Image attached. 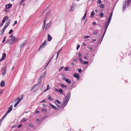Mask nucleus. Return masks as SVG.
I'll return each instance as SVG.
<instances>
[{"instance_id":"nucleus-15","label":"nucleus","mask_w":131,"mask_h":131,"mask_svg":"<svg viewBox=\"0 0 131 131\" xmlns=\"http://www.w3.org/2000/svg\"><path fill=\"white\" fill-rule=\"evenodd\" d=\"M50 21L45 26V30H46V29L49 28L50 27Z\"/></svg>"},{"instance_id":"nucleus-6","label":"nucleus","mask_w":131,"mask_h":131,"mask_svg":"<svg viewBox=\"0 0 131 131\" xmlns=\"http://www.w3.org/2000/svg\"><path fill=\"white\" fill-rule=\"evenodd\" d=\"M68 101L65 100L63 101V102L61 104V108H63L65 106H66L67 104Z\"/></svg>"},{"instance_id":"nucleus-59","label":"nucleus","mask_w":131,"mask_h":131,"mask_svg":"<svg viewBox=\"0 0 131 131\" xmlns=\"http://www.w3.org/2000/svg\"><path fill=\"white\" fill-rule=\"evenodd\" d=\"M84 58L85 60H87V57L85 56L84 57Z\"/></svg>"},{"instance_id":"nucleus-40","label":"nucleus","mask_w":131,"mask_h":131,"mask_svg":"<svg viewBox=\"0 0 131 131\" xmlns=\"http://www.w3.org/2000/svg\"><path fill=\"white\" fill-rule=\"evenodd\" d=\"M59 92L60 93H62V90L61 89H59Z\"/></svg>"},{"instance_id":"nucleus-60","label":"nucleus","mask_w":131,"mask_h":131,"mask_svg":"<svg viewBox=\"0 0 131 131\" xmlns=\"http://www.w3.org/2000/svg\"><path fill=\"white\" fill-rule=\"evenodd\" d=\"M22 125H19L18 126V128H20L21 126Z\"/></svg>"},{"instance_id":"nucleus-52","label":"nucleus","mask_w":131,"mask_h":131,"mask_svg":"<svg viewBox=\"0 0 131 131\" xmlns=\"http://www.w3.org/2000/svg\"><path fill=\"white\" fill-rule=\"evenodd\" d=\"M27 120L26 119H25V118H24L21 121H24V122H25Z\"/></svg>"},{"instance_id":"nucleus-49","label":"nucleus","mask_w":131,"mask_h":131,"mask_svg":"<svg viewBox=\"0 0 131 131\" xmlns=\"http://www.w3.org/2000/svg\"><path fill=\"white\" fill-rule=\"evenodd\" d=\"M25 0H21V2L20 3V4L21 5L24 2Z\"/></svg>"},{"instance_id":"nucleus-53","label":"nucleus","mask_w":131,"mask_h":131,"mask_svg":"<svg viewBox=\"0 0 131 131\" xmlns=\"http://www.w3.org/2000/svg\"><path fill=\"white\" fill-rule=\"evenodd\" d=\"M68 67H66L65 68V71H67L68 70Z\"/></svg>"},{"instance_id":"nucleus-38","label":"nucleus","mask_w":131,"mask_h":131,"mask_svg":"<svg viewBox=\"0 0 131 131\" xmlns=\"http://www.w3.org/2000/svg\"><path fill=\"white\" fill-rule=\"evenodd\" d=\"M62 75H63L62 79L65 81L67 78L64 77V75L63 74H62Z\"/></svg>"},{"instance_id":"nucleus-19","label":"nucleus","mask_w":131,"mask_h":131,"mask_svg":"<svg viewBox=\"0 0 131 131\" xmlns=\"http://www.w3.org/2000/svg\"><path fill=\"white\" fill-rule=\"evenodd\" d=\"M5 85V82L3 81H2L0 83V85L1 87H3Z\"/></svg>"},{"instance_id":"nucleus-3","label":"nucleus","mask_w":131,"mask_h":131,"mask_svg":"<svg viewBox=\"0 0 131 131\" xmlns=\"http://www.w3.org/2000/svg\"><path fill=\"white\" fill-rule=\"evenodd\" d=\"M130 1L131 0H127V2H126V1H124L123 4V11L124 10H125L126 7H128L130 3Z\"/></svg>"},{"instance_id":"nucleus-11","label":"nucleus","mask_w":131,"mask_h":131,"mask_svg":"<svg viewBox=\"0 0 131 131\" xmlns=\"http://www.w3.org/2000/svg\"><path fill=\"white\" fill-rule=\"evenodd\" d=\"M14 42V41H13V40H11L9 39L8 40V41H7L6 43L9 45H10L13 43Z\"/></svg>"},{"instance_id":"nucleus-58","label":"nucleus","mask_w":131,"mask_h":131,"mask_svg":"<svg viewBox=\"0 0 131 131\" xmlns=\"http://www.w3.org/2000/svg\"><path fill=\"white\" fill-rule=\"evenodd\" d=\"M3 91V90L0 89V95L2 92Z\"/></svg>"},{"instance_id":"nucleus-20","label":"nucleus","mask_w":131,"mask_h":131,"mask_svg":"<svg viewBox=\"0 0 131 131\" xmlns=\"http://www.w3.org/2000/svg\"><path fill=\"white\" fill-rule=\"evenodd\" d=\"M40 84H38V82H37V83L36 84H35V85H34L31 88V90L30 91H31L33 89H35L36 86H38V85H40Z\"/></svg>"},{"instance_id":"nucleus-10","label":"nucleus","mask_w":131,"mask_h":131,"mask_svg":"<svg viewBox=\"0 0 131 131\" xmlns=\"http://www.w3.org/2000/svg\"><path fill=\"white\" fill-rule=\"evenodd\" d=\"M8 17L7 16L4 17L2 20V23L4 24L6 21L8 19Z\"/></svg>"},{"instance_id":"nucleus-51","label":"nucleus","mask_w":131,"mask_h":131,"mask_svg":"<svg viewBox=\"0 0 131 131\" xmlns=\"http://www.w3.org/2000/svg\"><path fill=\"white\" fill-rule=\"evenodd\" d=\"M78 56L79 57H81V54H80V52H79L78 53Z\"/></svg>"},{"instance_id":"nucleus-43","label":"nucleus","mask_w":131,"mask_h":131,"mask_svg":"<svg viewBox=\"0 0 131 131\" xmlns=\"http://www.w3.org/2000/svg\"><path fill=\"white\" fill-rule=\"evenodd\" d=\"M79 60L81 62V63L82 64V62H83V61L82 60V59L81 58V57H79Z\"/></svg>"},{"instance_id":"nucleus-37","label":"nucleus","mask_w":131,"mask_h":131,"mask_svg":"<svg viewBox=\"0 0 131 131\" xmlns=\"http://www.w3.org/2000/svg\"><path fill=\"white\" fill-rule=\"evenodd\" d=\"M29 127H33V124L32 123H29Z\"/></svg>"},{"instance_id":"nucleus-54","label":"nucleus","mask_w":131,"mask_h":131,"mask_svg":"<svg viewBox=\"0 0 131 131\" xmlns=\"http://www.w3.org/2000/svg\"><path fill=\"white\" fill-rule=\"evenodd\" d=\"M73 61L75 62H76L77 61V60L76 59H73Z\"/></svg>"},{"instance_id":"nucleus-31","label":"nucleus","mask_w":131,"mask_h":131,"mask_svg":"<svg viewBox=\"0 0 131 131\" xmlns=\"http://www.w3.org/2000/svg\"><path fill=\"white\" fill-rule=\"evenodd\" d=\"M41 111L43 112H47V109L45 108H42L41 110Z\"/></svg>"},{"instance_id":"nucleus-61","label":"nucleus","mask_w":131,"mask_h":131,"mask_svg":"<svg viewBox=\"0 0 131 131\" xmlns=\"http://www.w3.org/2000/svg\"><path fill=\"white\" fill-rule=\"evenodd\" d=\"M36 122L37 123H38V122H39V119L37 118L36 119Z\"/></svg>"},{"instance_id":"nucleus-46","label":"nucleus","mask_w":131,"mask_h":131,"mask_svg":"<svg viewBox=\"0 0 131 131\" xmlns=\"http://www.w3.org/2000/svg\"><path fill=\"white\" fill-rule=\"evenodd\" d=\"M40 103H45L46 102V101L44 100H43L42 101H41L40 102Z\"/></svg>"},{"instance_id":"nucleus-21","label":"nucleus","mask_w":131,"mask_h":131,"mask_svg":"<svg viewBox=\"0 0 131 131\" xmlns=\"http://www.w3.org/2000/svg\"><path fill=\"white\" fill-rule=\"evenodd\" d=\"M48 41H50L52 39L51 37V36L49 34H48Z\"/></svg>"},{"instance_id":"nucleus-5","label":"nucleus","mask_w":131,"mask_h":131,"mask_svg":"<svg viewBox=\"0 0 131 131\" xmlns=\"http://www.w3.org/2000/svg\"><path fill=\"white\" fill-rule=\"evenodd\" d=\"M10 23V21H7L5 25L4 26L3 29L2 30V33H3L5 29H6V28L9 25V24Z\"/></svg>"},{"instance_id":"nucleus-18","label":"nucleus","mask_w":131,"mask_h":131,"mask_svg":"<svg viewBox=\"0 0 131 131\" xmlns=\"http://www.w3.org/2000/svg\"><path fill=\"white\" fill-rule=\"evenodd\" d=\"M7 115L6 114H5L4 116L0 119V126L1 123L3 121L4 118Z\"/></svg>"},{"instance_id":"nucleus-42","label":"nucleus","mask_w":131,"mask_h":131,"mask_svg":"<svg viewBox=\"0 0 131 131\" xmlns=\"http://www.w3.org/2000/svg\"><path fill=\"white\" fill-rule=\"evenodd\" d=\"M103 15V12H101L100 14L99 15V16L100 17H102Z\"/></svg>"},{"instance_id":"nucleus-8","label":"nucleus","mask_w":131,"mask_h":131,"mask_svg":"<svg viewBox=\"0 0 131 131\" xmlns=\"http://www.w3.org/2000/svg\"><path fill=\"white\" fill-rule=\"evenodd\" d=\"M13 107V106L12 105L10 106L8 108V110L7 111V112L6 113H5L7 115V114L10 113L11 111L12 110Z\"/></svg>"},{"instance_id":"nucleus-63","label":"nucleus","mask_w":131,"mask_h":131,"mask_svg":"<svg viewBox=\"0 0 131 131\" xmlns=\"http://www.w3.org/2000/svg\"><path fill=\"white\" fill-rule=\"evenodd\" d=\"M54 90L57 92H58V89H54Z\"/></svg>"},{"instance_id":"nucleus-55","label":"nucleus","mask_w":131,"mask_h":131,"mask_svg":"<svg viewBox=\"0 0 131 131\" xmlns=\"http://www.w3.org/2000/svg\"><path fill=\"white\" fill-rule=\"evenodd\" d=\"M62 49H60L58 52L57 53H58V54H59V52H60V51H61L62 50Z\"/></svg>"},{"instance_id":"nucleus-29","label":"nucleus","mask_w":131,"mask_h":131,"mask_svg":"<svg viewBox=\"0 0 131 131\" xmlns=\"http://www.w3.org/2000/svg\"><path fill=\"white\" fill-rule=\"evenodd\" d=\"M6 66H4L3 68L2 69V71H6Z\"/></svg>"},{"instance_id":"nucleus-36","label":"nucleus","mask_w":131,"mask_h":131,"mask_svg":"<svg viewBox=\"0 0 131 131\" xmlns=\"http://www.w3.org/2000/svg\"><path fill=\"white\" fill-rule=\"evenodd\" d=\"M49 89H50V88L49 87V85H48L47 86V89L46 90H45V92L46 91H47V90H49Z\"/></svg>"},{"instance_id":"nucleus-14","label":"nucleus","mask_w":131,"mask_h":131,"mask_svg":"<svg viewBox=\"0 0 131 131\" xmlns=\"http://www.w3.org/2000/svg\"><path fill=\"white\" fill-rule=\"evenodd\" d=\"M27 41V40H25V41L23 43H21L20 45V47H21V48H22L24 45L26 44Z\"/></svg>"},{"instance_id":"nucleus-7","label":"nucleus","mask_w":131,"mask_h":131,"mask_svg":"<svg viewBox=\"0 0 131 131\" xmlns=\"http://www.w3.org/2000/svg\"><path fill=\"white\" fill-rule=\"evenodd\" d=\"M48 13H47V14L46 16H47ZM47 20V17L44 18V20L43 21V24L42 25V29H44L45 26V22Z\"/></svg>"},{"instance_id":"nucleus-17","label":"nucleus","mask_w":131,"mask_h":131,"mask_svg":"<svg viewBox=\"0 0 131 131\" xmlns=\"http://www.w3.org/2000/svg\"><path fill=\"white\" fill-rule=\"evenodd\" d=\"M12 6V5L10 4L7 5L6 6V8L7 9H8L9 8L11 7Z\"/></svg>"},{"instance_id":"nucleus-32","label":"nucleus","mask_w":131,"mask_h":131,"mask_svg":"<svg viewBox=\"0 0 131 131\" xmlns=\"http://www.w3.org/2000/svg\"><path fill=\"white\" fill-rule=\"evenodd\" d=\"M53 56L51 58V59L50 60H49V62H48V63L47 64H46L45 68V69L46 68V67L47 66H48L49 63V62H50V61L51 59H52V58H53Z\"/></svg>"},{"instance_id":"nucleus-50","label":"nucleus","mask_w":131,"mask_h":131,"mask_svg":"<svg viewBox=\"0 0 131 131\" xmlns=\"http://www.w3.org/2000/svg\"><path fill=\"white\" fill-rule=\"evenodd\" d=\"M80 47V46L79 45H78L77 46V49L78 50Z\"/></svg>"},{"instance_id":"nucleus-64","label":"nucleus","mask_w":131,"mask_h":131,"mask_svg":"<svg viewBox=\"0 0 131 131\" xmlns=\"http://www.w3.org/2000/svg\"><path fill=\"white\" fill-rule=\"evenodd\" d=\"M93 25H95L96 24V23L95 22H94L93 23Z\"/></svg>"},{"instance_id":"nucleus-27","label":"nucleus","mask_w":131,"mask_h":131,"mask_svg":"<svg viewBox=\"0 0 131 131\" xmlns=\"http://www.w3.org/2000/svg\"><path fill=\"white\" fill-rule=\"evenodd\" d=\"M60 85H61V87L62 88H66L67 87V85H64L63 84H61V83H60Z\"/></svg>"},{"instance_id":"nucleus-28","label":"nucleus","mask_w":131,"mask_h":131,"mask_svg":"<svg viewBox=\"0 0 131 131\" xmlns=\"http://www.w3.org/2000/svg\"><path fill=\"white\" fill-rule=\"evenodd\" d=\"M87 12L86 11L84 15V16L82 18V20H84L85 19V17L86 14Z\"/></svg>"},{"instance_id":"nucleus-30","label":"nucleus","mask_w":131,"mask_h":131,"mask_svg":"<svg viewBox=\"0 0 131 131\" xmlns=\"http://www.w3.org/2000/svg\"><path fill=\"white\" fill-rule=\"evenodd\" d=\"M83 63V64H88V61H84L83 62H83H82V63Z\"/></svg>"},{"instance_id":"nucleus-1","label":"nucleus","mask_w":131,"mask_h":131,"mask_svg":"<svg viewBox=\"0 0 131 131\" xmlns=\"http://www.w3.org/2000/svg\"><path fill=\"white\" fill-rule=\"evenodd\" d=\"M46 73V72L45 71L40 76L38 80V84H41L42 79L45 78Z\"/></svg>"},{"instance_id":"nucleus-16","label":"nucleus","mask_w":131,"mask_h":131,"mask_svg":"<svg viewBox=\"0 0 131 131\" xmlns=\"http://www.w3.org/2000/svg\"><path fill=\"white\" fill-rule=\"evenodd\" d=\"M6 54L5 53H4L3 55L2 58L0 60V61L6 58Z\"/></svg>"},{"instance_id":"nucleus-23","label":"nucleus","mask_w":131,"mask_h":131,"mask_svg":"<svg viewBox=\"0 0 131 131\" xmlns=\"http://www.w3.org/2000/svg\"><path fill=\"white\" fill-rule=\"evenodd\" d=\"M73 75L74 77L77 78L78 79L79 78V77L78 75L77 74L74 73L73 74Z\"/></svg>"},{"instance_id":"nucleus-13","label":"nucleus","mask_w":131,"mask_h":131,"mask_svg":"<svg viewBox=\"0 0 131 131\" xmlns=\"http://www.w3.org/2000/svg\"><path fill=\"white\" fill-rule=\"evenodd\" d=\"M70 93L69 94H68L67 95V96L65 99V100L68 101H69L70 98Z\"/></svg>"},{"instance_id":"nucleus-62","label":"nucleus","mask_w":131,"mask_h":131,"mask_svg":"<svg viewBox=\"0 0 131 131\" xmlns=\"http://www.w3.org/2000/svg\"><path fill=\"white\" fill-rule=\"evenodd\" d=\"M17 23V21H15V22H14V25L16 24Z\"/></svg>"},{"instance_id":"nucleus-34","label":"nucleus","mask_w":131,"mask_h":131,"mask_svg":"<svg viewBox=\"0 0 131 131\" xmlns=\"http://www.w3.org/2000/svg\"><path fill=\"white\" fill-rule=\"evenodd\" d=\"M48 99L50 100H52L53 99L51 98V96L50 95H48Z\"/></svg>"},{"instance_id":"nucleus-48","label":"nucleus","mask_w":131,"mask_h":131,"mask_svg":"<svg viewBox=\"0 0 131 131\" xmlns=\"http://www.w3.org/2000/svg\"><path fill=\"white\" fill-rule=\"evenodd\" d=\"M78 72L79 73L81 72V69H78Z\"/></svg>"},{"instance_id":"nucleus-45","label":"nucleus","mask_w":131,"mask_h":131,"mask_svg":"<svg viewBox=\"0 0 131 131\" xmlns=\"http://www.w3.org/2000/svg\"><path fill=\"white\" fill-rule=\"evenodd\" d=\"M63 68V67H61V68H60L59 69V71H61L62 70Z\"/></svg>"},{"instance_id":"nucleus-44","label":"nucleus","mask_w":131,"mask_h":131,"mask_svg":"<svg viewBox=\"0 0 131 131\" xmlns=\"http://www.w3.org/2000/svg\"><path fill=\"white\" fill-rule=\"evenodd\" d=\"M6 71H4L2 73V74L3 75H5L6 73Z\"/></svg>"},{"instance_id":"nucleus-41","label":"nucleus","mask_w":131,"mask_h":131,"mask_svg":"<svg viewBox=\"0 0 131 131\" xmlns=\"http://www.w3.org/2000/svg\"><path fill=\"white\" fill-rule=\"evenodd\" d=\"M90 37V36H84V39L88 38Z\"/></svg>"},{"instance_id":"nucleus-22","label":"nucleus","mask_w":131,"mask_h":131,"mask_svg":"<svg viewBox=\"0 0 131 131\" xmlns=\"http://www.w3.org/2000/svg\"><path fill=\"white\" fill-rule=\"evenodd\" d=\"M65 81L67 83L69 84H70L71 83V80L70 79H69L67 78Z\"/></svg>"},{"instance_id":"nucleus-35","label":"nucleus","mask_w":131,"mask_h":131,"mask_svg":"<svg viewBox=\"0 0 131 131\" xmlns=\"http://www.w3.org/2000/svg\"><path fill=\"white\" fill-rule=\"evenodd\" d=\"M6 38V37H4L3 40L2 42L3 43H4L5 41Z\"/></svg>"},{"instance_id":"nucleus-39","label":"nucleus","mask_w":131,"mask_h":131,"mask_svg":"<svg viewBox=\"0 0 131 131\" xmlns=\"http://www.w3.org/2000/svg\"><path fill=\"white\" fill-rule=\"evenodd\" d=\"M100 7L101 8L103 9L104 8V5L103 4H101L100 6Z\"/></svg>"},{"instance_id":"nucleus-47","label":"nucleus","mask_w":131,"mask_h":131,"mask_svg":"<svg viewBox=\"0 0 131 131\" xmlns=\"http://www.w3.org/2000/svg\"><path fill=\"white\" fill-rule=\"evenodd\" d=\"M101 2L100 0H98L97 1V3L98 4H100L101 3Z\"/></svg>"},{"instance_id":"nucleus-24","label":"nucleus","mask_w":131,"mask_h":131,"mask_svg":"<svg viewBox=\"0 0 131 131\" xmlns=\"http://www.w3.org/2000/svg\"><path fill=\"white\" fill-rule=\"evenodd\" d=\"M95 14V13L94 11H92L91 13V15H90V17L92 18L94 17V15Z\"/></svg>"},{"instance_id":"nucleus-56","label":"nucleus","mask_w":131,"mask_h":131,"mask_svg":"<svg viewBox=\"0 0 131 131\" xmlns=\"http://www.w3.org/2000/svg\"><path fill=\"white\" fill-rule=\"evenodd\" d=\"M82 45L84 46H85L86 45V44L84 42H83L82 43Z\"/></svg>"},{"instance_id":"nucleus-33","label":"nucleus","mask_w":131,"mask_h":131,"mask_svg":"<svg viewBox=\"0 0 131 131\" xmlns=\"http://www.w3.org/2000/svg\"><path fill=\"white\" fill-rule=\"evenodd\" d=\"M55 101L57 102L58 104H60L61 102L60 101H59L58 100L56 99L55 100Z\"/></svg>"},{"instance_id":"nucleus-57","label":"nucleus","mask_w":131,"mask_h":131,"mask_svg":"<svg viewBox=\"0 0 131 131\" xmlns=\"http://www.w3.org/2000/svg\"><path fill=\"white\" fill-rule=\"evenodd\" d=\"M13 30L12 29H11L10 30L9 33H12L13 32Z\"/></svg>"},{"instance_id":"nucleus-26","label":"nucleus","mask_w":131,"mask_h":131,"mask_svg":"<svg viewBox=\"0 0 131 131\" xmlns=\"http://www.w3.org/2000/svg\"><path fill=\"white\" fill-rule=\"evenodd\" d=\"M10 38H11V39H10V40H13V41H15V38H14V37H13V35H10Z\"/></svg>"},{"instance_id":"nucleus-2","label":"nucleus","mask_w":131,"mask_h":131,"mask_svg":"<svg viewBox=\"0 0 131 131\" xmlns=\"http://www.w3.org/2000/svg\"><path fill=\"white\" fill-rule=\"evenodd\" d=\"M112 14H113V13L112 12L111 13V14L110 15V16L109 17V18H108L107 20V21L105 24V31H104V33H105V32H106V30L107 29V28L109 24H110V23L111 20L112 19Z\"/></svg>"},{"instance_id":"nucleus-25","label":"nucleus","mask_w":131,"mask_h":131,"mask_svg":"<svg viewBox=\"0 0 131 131\" xmlns=\"http://www.w3.org/2000/svg\"><path fill=\"white\" fill-rule=\"evenodd\" d=\"M50 105L51 107H52V108H53L55 110H56L57 108L56 107L54 106L53 105L51 104H50Z\"/></svg>"},{"instance_id":"nucleus-9","label":"nucleus","mask_w":131,"mask_h":131,"mask_svg":"<svg viewBox=\"0 0 131 131\" xmlns=\"http://www.w3.org/2000/svg\"><path fill=\"white\" fill-rule=\"evenodd\" d=\"M75 5L73 4L69 10L70 12H73L74 9Z\"/></svg>"},{"instance_id":"nucleus-4","label":"nucleus","mask_w":131,"mask_h":131,"mask_svg":"<svg viewBox=\"0 0 131 131\" xmlns=\"http://www.w3.org/2000/svg\"><path fill=\"white\" fill-rule=\"evenodd\" d=\"M22 99L23 98H20L19 97H18L16 99V101H17V102L14 105V107H16L18 105Z\"/></svg>"},{"instance_id":"nucleus-12","label":"nucleus","mask_w":131,"mask_h":131,"mask_svg":"<svg viewBox=\"0 0 131 131\" xmlns=\"http://www.w3.org/2000/svg\"><path fill=\"white\" fill-rule=\"evenodd\" d=\"M46 44V41L45 40L41 45L40 46V49H39V50L41 48H42L44 47Z\"/></svg>"}]
</instances>
